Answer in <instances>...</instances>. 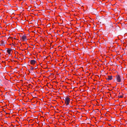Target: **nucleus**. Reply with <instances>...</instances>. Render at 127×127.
<instances>
[{"mask_svg":"<svg viewBox=\"0 0 127 127\" xmlns=\"http://www.w3.org/2000/svg\"><path fill=\"white\" fill-rule=\"evenodd\" d=\"M70 99L68 96H66L65 98V103L66 105H67L69 104L70 102Z\"/></svg>","mask_w":127,"mask_h":127,"instance_id":"nucleus-1","label":"nucleus"},{"mask_svg":"<svg viewBox=\"0 0 127 127\" xmlns=\"http://www.w3.org/2000/svg\"><path fill=\"white\" fill-rule=\"evenodd\" d=\"M21 40L22 41H24L27 40L28 39L27 38L26 35L25 34L22 36L21 37Z\"/></svg>","mask_w":127,"mask_h":127,"instance_id":"nucleus-2","label":"nucleus"},{"mask_svg":"<svg viewBox=\"0 0 127 127\" xmlns=\"http://www.w3.org/2000/svg\"><path fill=\"white\" fill-rule=\"evenodd\" d=\"M116 80L118 82H121V79L120 76L119 75L116 76Z\"/></svg>","mask_w":127,"mask_h":127,"instance_id":"nucleus-3","label":"nucleus"},{"mask_svg":"<svg viewBox=\"0 0 127 127\" xmlns=\"http://www.w3.org/2000/svg\"><path fill=\"white\" fill-rule=\"evenodd\" d=\"M30 62L31 64L34 65L36 62V61L34 60H32L30 61Z\"/></svg>","mask_w":127,"mask_h":127,"instance_id":"nucleus-4","label":"nucleus"},{"mask_svg":"<svg viewBox=\"0 0 127 127\" xmlns=\"http://www.w3.org/2000/svg\"><path fill=\"white\" fill-rule=\"evenodd\" d=\"M112 79V76H108L106 78L107 80H110Z\"/></svg>","mask_w":127,"mask_h":127,"instance_id":"nucleus-5","label":"nucleus"},{"mask_svg":"<svg viewBox=\"0 0 127 127\" xmlns=\"http://www.w3.org/2000/svg\"><path fill=\"white\" fill-rule=\"evenodd\" d=\"M11 50L10 49H8L7 50V52L9 54H11Z\"/></svg>","mask_w":127,"mask_h":127,"instance_id":"nucleus-6","label":"nucleus"},{"mask_svg":"<svg viewBox=\"0 0 127 127\" xmlns=\"http://www.w3.org/2000/svg\"><path fill=\"white\" fill-rule=\"evenodd\" d=\"M118 97H119L120 98H122L123 97V95H119L118 96Z\"/></svg>","mask_w":127,"mask_h":127,"instance_id":"nucleus-7","label":"nucleus"}]
</instances>
